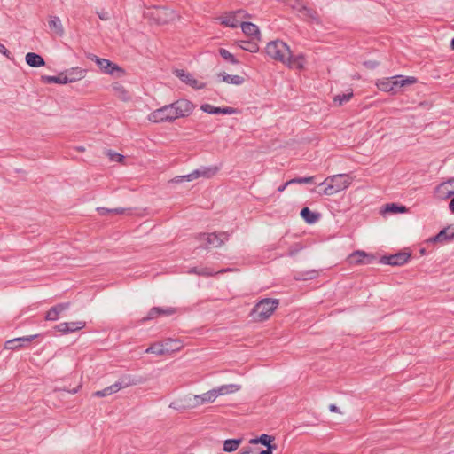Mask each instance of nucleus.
<instances>
[{
    "instance_id": "49",
    "label": "nucleus",
    "mask_w": 454,
    "mask_h": 454,
    "mask_svg": "<svg viewBox=\"0 0 454 454\" xmlns=\"http://www.w3.org/2000/svg\"><path fill=\"white\" fill-rule=\"evenodd\" d=\"M176 312V309L174 308L168 307L166 309L160 308V315H172Z\"/></svg>"
},
{
    "instance_id": "10",
    "label": "nucleus",
    "mask_w": 454,
    "mask_h": 454,
    "mask_svg": "<svg viewBox=\"0 0 454 454\" xmlns=\"http://www.w3.org/2000/svg\"><path fill=\"white\" fill-rule=\"evenodd\" d=\"M174 343L176 342L171 340H166L165 342H156L146 348L145 353L155 354L157 356L169 354L170 352L179 348V347H174L172 345Z\"/></svg>"
},
{
    "instance_id": "12",
    "label": "nucleus",
    "mask_w": 454,
    "mask_h": 454,
    "mask_svg": "<svg viewBox=\"0 0 454 454\" xmlns=\"http://www.w3.org/2000/svg\"><path fill=\"white\" fill-rule=\"evenodd\" d=\"M47 26L50 32L59 37H63L66 34L65 27L60 17L51 14L47 17Z\"/></svg>"
},
{
    "instance_id": "3",
    "label": "nucleus",
    "mask_w": 454,
    "mask_h": 454,
    "mask_svg": "<svg viewBox=\"0 0 454 454\" xmlns=\"http://www.w3.org/2000/svg\"><path fill=\"white\" fill-rule=\"evenodd\" d=\"M278 304V299H262L253 308L250 317L255 322H263L273 314Z\"/></svg>"
},
{
    "instance_id": "20",
    "label": "nucleus",
    "mask_w": 454,
    "mask_h": 454,
    "mask_svg": "<svg viewBox=\"0 0 454 454\" xmlns=\"http://www.w3.org/2000/svg\"><path fill=\"white\" fill-rule=\"evenodd\" d=\"M219 168L215 166L210 167H201L200 168L193 170L189 174L188 177L193 178V180L203 177V178H211L218 172Z\"/></svg>"
},
{
    "instance_id": "51",
    "label": "nucleus",
    "mask_w": 454,
    "mask_h": 454,
    "mask_svg": "<svg viewBox=\"0 0 454 454\" xmlns=\"http://www.w3.org/2000/svg\"><path fill=\"white\" fill-rule=\"evenodd\" d=\"M125 157L122 154L115 153V161L124 164Z\"/></svg>"
},
{
    "instance_id": "6",
    "label": "nucleus",
    "mask_w": 454,
    "mask_h": 454,
    "mask_svg": "<svg viewBox=\"0 0 454 454\" xmlns=\"http://www.w3.org/2000/svg\"><path fill=\"white\" fill-rule=\"evenodd\" d=\"M229 237L228 232L222 231L218 233H200L196 236V239L200 243L201 247L209 248L222 247L229 239Z\"/></svg>"
},
{
    "instance_id": "4",
    "label": "nucleus",
    "mask_w": 454,
    "mask_h": 454,
    "mask_svg": "<svg viewBox=\"0 0 454 454\" xmlns=\"http://www.w3.org/2000/svg\"><path fill=\"white\" fill-rule=\"evenodd\" d=\"M290 51L289 46L281 40L271 41L267 43L265 48V51L270 58L283 64L288 62Z\"/></svg>"
},
{
    "instance_id": "36",
    "label": "nucleus",
    "mask_w": 454,
    "mask_h": 454,
    "mask_svg": "<svg viewBox=\"0 0 454 454\" xmlns=\"http://www.w3.org/2000/svg\"><path fill=\"white\" fill-rule=\"evenodd\" d=\"M115 98H118L121 101H128L130 99V93L122 86L115 85Z\"/></svg>"
},
{
    "instance_id": "22",
    "label": "nucleus",
    "mask_w": 454,
    "mask_h": 454,
    "mask_svg": "<svg viewBox=\"0 0 454 454\" xmlns=\"http://www.w3.org/2000/svg\"><path fill=\"white\" fill-rule=\"evenodd\" d=\"M200 109L207 114H232L236 113V109L232 107H216L210 104H204L200 106Z\"/></svg>"
},
{
    "instance_id": "44",
    "label": "nucleus",
    "mask_w": 454,
    "mask_h": 454,
    "mask_svg": "<svg viewBox=\"0 0 454 454\" xmlns=\"http://www.w3.org/2000/svg\"><path fill=\"white\" fill-rule=\"evenodd\" d=\"M111 394H112V387H109L105 388L104 390L96 391L95 393H93V396L103 397V396L110 395Z\"/></svg>"
},
{
    "instance_id": "53",
    "label": "nucleus",
    "mask_w": 454,
    "mask_h": 454,
    "mask_svg": "<svg viewBox=\"0 0 454 454\" xmlns=\"http://www.w3.org/2000/svg\"><path fill=\"white\" fill-rule=\"evenodd\" d=\"M87 58L92 61H95L96 64H98V60L101 59V58H99L94 54H91V53L87 54Z\"/></svg>"
},
{
    "instance_id": "27",
    "label": "nucleus",
    "mask_w": 454,
    "mask_h": 454,
    "mask_svg": "<svg viewBox=\"0 0 454 454\" xmlns=\"http://www.w3.org/2000/svg\"><path fill=\"white\" fill-rule=\"evenodd\" d=\"M25 59L27 64L33 67H40L45 65L43 59L40 55L34 52L27 53Z\"/></svg>"
},
{
    "instance_id": "56",
    "label": "nucleus",
    "mask_w": 454,
    "mask_h": 454,
    "mask_svg": "<svg viewBox=\"0 0 454 454\" xmlns=\"http://www.w3.org/2000/svg\"><path fill=\"white\" fill-rule=\"evenodd\" d=\"M329 410L332 411V412H338V413H340L339 408L335 405V404H330L329 406Z\"/></svg>"
},
{
    "instance_id": "58",
    "label": "nucleus",
    "mask_w": 454,
    "mask_h": 454,
    "mask_svg": "<svg viewBox=\"0 0 454 454\" xmlns=\"http://www.w3.org/2000/svg\"><path fill=\"white\" fill-rule=\"evenodd\" d=\"M240 454H254V450L252 448H247L243 450Z\"/></svg>"
},
{
    "instance_id": "35",
    "label": "nucleus",
    "mask_w": 454,
    "mask_h": 454,
    "mask_svg": "<svg viewBox=\"0 0 454 454\" xmlns=\"http://www.w3.org/2000/svg\"><path fill=\"white\" fill-rule=\"evenodd\" d=\"M229 270H231L230 269L222 270L218 271V273L226 272ZM189 272L195 273V274L201 275V276H213L215 274H217V272H214L213 270H211L207 268H200V269L192 268Z\"/></svg>"
},
{
    "instance_id": "29",
    "label": "nucleus",
    "mask_w": 454,
    "mask_h": 454,
    "mask_svg": "<svg viewBox=\"0 0 454 454\" xmlns=\"http://www.w3.org/2000/svg\"><path fill=\"white\" fill-rule=\"evenodd\" d=\"M454 239V231L451 227L442 230L435 237L432 239L433 241H446Z\"/></svg>"
},
{
    "instance_id": "55",
    "label": "nucleus",
    "mask_w": 454,
    "mask_h": 454,
    "mask_svg": "<svg viewBox=\"0 0 454 454\" xmlns=\"http://www.w3.org/2000/svg\"><path fill=\"white\" fill-rule=\"evenodd\" d=\"M98 16L101 20H108L109 19L108 13L105 12H98Z\"/></svg>"
},
{
    "instance_id": "38",
    "label": "nucleus",
    "mask_w": 454,
    "mask_h": 454,
    "mask_svg": "<svg viewBox=\"0 0 454 454\" xmlns=\"http://www.w3.org/2000/svg\"><path fill=\"white\" fill-rule=\"evenodd\" d=\"M272 441V437L268 434H262L259 438H254L250 440V443L256 444L262 443L267 447L271 446L270 442Z\"/></svg>"
},
{
    "instance_id": "52",
    "label": "nucleus",
    "mask_w": 454,
    "mask_h": 454,
    "mask_svg": "<svg viewBox=\"0 0 454 454\" xmlns=\"http://www.w3.org/2000/svg\"><path fill=\"white\" fill-rule=\"evenodd\" d=\"M87 58L92 61H95L96 64H98V60L101 59V58H99L94 54H91V53L87 54Z\"/></svg>"
},
{
    "instance_id": "59",
    "label": "nucleus",
    "mask_w": 454,
    "mask_h": 454,
    "mask_svg": "<svg viewBox=\"0 0 454 454\" xmlns=\"http://www.w3.org/2000/svg\"><path fill=\"white\" fill-rule=\"evenodd\" d=\"M260 454H272V446H269L267 450H262Z\"/></svg>"
},
{
    "instance_id": "42",
    "label": "nucleus",
    "mask_w": 454,
    "mask_h": 454,
    "mask_svg": "<svg viewBox=\"0 0 454 454\" xmlns=\"http://www.w3.org/2000/svg\"><path fill=\"white\" fill-rule=\"evenodd\" d=\"M353 96L352 92L342 94V95H337L334 97L333 100L336 104L339 106L342 105L344 102H348Z\"/></svg>"
},
{
    "instance_id": "18",
    "label": "nucleus",
    "mask_w": 454,
    "mask_h": 454,
    "mask_svg": "<svg viewBox=\"0 0 454 454\" xmlns=\"http://www.w3.org/2000/svg\"><path fill=\"white\" fill-rule=\"evenodd\" d=\"M411 257L409 253H398L390 256H385L381 259V262L393 266H400L406 263Z\"/></svg>"
},
{
    "instance_id": "8",
    "label": "nucleus",
    "mask_w": 454,
    "mask_h": 454,
    "mask_svg": "<svg viewBox=\"0 0 454 454\" xmlns=\"http://www.w3.org/2000/svg\"><path fill=\"white\" fill-rule=\"evenodd\" d=\"M176 119V118L171 104L156 109L148 115V120L155 123L167 121L170 122Z\"/></svg>"
},
{
    "instance_id": "2",
    "label": "nucleus",
    "mask_w": 454,
    "mask_h": 454,
    "mask_svg": "<svg viewBox=\"0 0 454 454\" xmlns=\"http://www.w3.org/2000/svg\"><path fill=\"white\" fill-rule=\"evenodd\" d=\"M355 176L349 173L337 174L327 176L319 186L324 187L320 195L333 196L338 192L347 190L353 183Z\"/></svg>"
},
{
    "instance_id": "40",
    "label": "nucleus",
    "mask_w": 454,
    "mask_h": 454,
    "mask_svg": "<svg viewBox=\"0 0 454 454\" xmlns=\"http://www.w3.org/2000/svg\"><path fill=\"white\" fill-rule=\"evenodd\" d=\"M219 54L222 58H223L225 60L231 62V64H238L239 61L236 59V58L231 54L230 51H228L226 49L221 48L219 50Z\"/></svg>"
},
{
    "instance_id": "9",
    "label": "nucleus",
    "mask_w": 454,
    "mask_h": 454,
    "mask_svg": "<svg viewBox=\"0 0 454 454\" xmlns=\"http://www.w3.org/2000/svg\"><path fill=\"white\" fill-rule=\"evenodd\" d=\"M249 15L243 10H238L236 12H229L225 15L219 17V20L222 25L229 27H238L240 26L242 20L248 18Z\"/></svg>"
},
{
    "instance_id": "7",
    "label": "nucleus",
    "mask_w": 454,
    "mask_h": 454,
    "mask_svg": "<svg viewBox=\"0 0 454 454\" xmlns=\"http://www.w3.org/2000/svg\"><path fill=\"white\" fill-rule=\"evenodd\" d=\"M146 15L159 25L169 23L177 17L174 10L165 6L148 8Z\"/></svg>"
},
{
    "instance_id": "41",
    "label": "nucleus",
    "mask_w": 454,
    "mask_h": 454,
    "mask_svg": "<svg viewBox=\"0 0 454 454\" xmlns=\"http://www.w3.org/2000/svg\"><path fill=\"white\" fill-rule=\"evenodd\" d=\"M239 46L241 49L248 51L250 52H256L259 49L256 43L247 41L241 42V44Z\"/></svg>"
},
{
    "instance_id": "37",
    "label": "nucleus",
    "mask_w": 454,
    "mask_h": 454,
    "mask_svg": "<svg viewBox=\"0 0 454 454\" xmlns=\"http://www.w3.org/2000/svg\"><path fill=\"white\" fill-rule=\"evenodd\" d=\"M318 276V271L316 270H308L305 272H301L295 278L297 280H309L314 279Z\"/></svg>"
},
{
    "instance_id": "64",
    "label": "nucleus",
    "mask_w": 454,
    "mask_h": 454,
    "mask_svg": "<svg viewBox=\"0 0 454 454\" xmlns=\"http://www.w3.org/2000/svg\"><path fill=\"white\" fill-rule=\"evenodd\" d=\"M450 46L451 49L454 50V38L451 40Z\"/></svg>"
},
{
    "instance_id": "25",
    "label": "nucleus",
    "mask_w": 454,
    "mask_h": 454,
    "mask_svg": "<svg viewBox=\"0 0 454 454\" xmlns=\"http://www.w3.org/2000/svg\"><path fill=\"white\" fill-rule=\"evenodd\" d=\"M392 79L397 92L399 88L414 84L417 82L416 78L412 76L395 75Z\"/></svg>"
},
{
    "instance_id": "21",
    "label": "nucleus",
    "mask_w": 454,
    "mask_h": 454,
    "mask_svg": "<svg viewBox=\"0 0 454 454\" xmlns=\"http://www.w3.org/2000/svg\"><path fill=\"white\" fill-rule=\"evenodd\" d=\"M69 308V303H59L51 307L45 315L48 321H56Z\"/></svg>"
},
{
    "instance_id": "60",
    "label": "nucleus",
    "mask_w": 454,
    "mask_h": 454,
    "mask_svg": "<svg viewBox=\"0 0 454 454\" xmlns=\"http://www.w3.org/2000/svg\"><path fill=\"white\" fill-rule=\"evenodd\" d=\"M449 208L452 213H454V198L450 200L449 204Z\"/></svg>"
},
{
    "instance_id": "61",
    "label": "nucleus",
    "mask_w": 454,
    "mask_h": 454,
    "mask_svg": "<svg viewBox=\"0 0 454 454\" xmlns=\"http://www.w3.org/2000/svg\"><path fill=\"white\" fill-rule=\"evenodd\" d=\"M125 211L126 210L124 208H115V215L116 214H124Z\"/></svg>"
},
{
    "instance_id": "33",
    "label": "nucleus",
    "mask_w": 454,
    "mask_h": 454,
    "mask_svg": "<svg viewBox=\"0 0 454 454\" xmlns=\"http://www.w3.org/2000/svg\"><path fill=\"white\" fill-rule=\"evenodd\" d=\"M98 68L105 74H111L114 72V66L108 59H102L98 60Z\"/></svg>"
},
{
    "instance_id": "34",
    "label": "nucleus",
    "mask_w": 454,
    "mask_h": 454,
    "mask_svg": "<svg viewBox=\"0 0 454 454\" xmlns=\"http://www.w3.org/2000/svg\"><path fill=\"white\" fill-rule=\"evenodd\" d=\"M241 439H229L224 442L223 450L226 452H231L236 450L240 445Z\"/></svg>"
},
{
    "instance_id": "16",
    "label": "nucleus",
    "mask_w": 454,
    "mask_h": 454,
    "mask_svg": "<svg viewBox=\"0 0 454 454\" xmlns=\"http://www.w3.org/2000/svg\"><path fill=\"white\" fill-rule=\"evenodd\" d=\"M375 260L372 254H366L364 251L357 250L348 256L350 264H371Z\"/></svg>"
},
{
    "instance_id": "45",
    "label": "nucleus",
    "mask_w": 454,
    "mask_h": 454,
    "mask_svg": "<svg viewBox=\"0 0 454 454\" xmlns=\"http://www.w3.org/2000/svg\"><path fill=\"white\" fill-rule=\"evenodd\" d=\"M302 249V246L300 244H296L294 247H290L288 250L287 254L289 256H294L297 254Z\"/></svg>"
},
{
    "instance_id": "50",
    "label": "nucleus",
    "mask_w": 454,
    "mask_h": 454,
    "mask_svg": "<svg viewBox=\"0 0 454 454\" xmlns=\"http://www.w3.org/2000/svg\"><path fill=\"white\" fill-rule=\"evenodd\" d=\"M0 53L6 56L9 59H12L11 52L6 49V47L0 43Z\"/></svg>"
},
{
    "instance_id": "15",
    "label": "nucleus",
    "mask_w": 454,
    "mask_h": 454,
    "mask_svg": "<svg viewBox=\"0 0 454 454\" xmlns=\"http://www.w3.org/2000/svg\"><path fill=\"white\" fill-rule=\"evenodd\" d=\"M174 74L183 82L192 87L193 89H202L205 86V84L203 82L197 80L192 74L185 72L183 69H176L174 71Z\"/></svg>"
},
{
    "instance_id": "63",
    "label": "nucleus",
    "mask_w": 454,
    "mask_h": 454,
    "mask_svg": "<svg viewBox=\"0 0 454 454\" xmlns=\"http://www.w3.org/2000/svg\"><path fill=\"white\" fill-rule=\"evenodd\" d=\"M76 151H78V152H84L85 148L83 146H78V147H76Z\"/></svg>"
},
{
    "instance_id": "5",
    "label": "nucleus",
    "mask_w": 454,
    "mask_h": 454,
    "mask_svg": "<svg viewBox=\"0 0 454 454\" xmlns=\"http://www.w3.org/2000/svg\"><path fill=\"white\" fill-rule=\"evenodd\" d=\"M285 4L292 10L297 12L298 15L302 19L314 22L317 25L321 24V19L316 10L309 8L301 0H283Z\"/></svg>"
},
{
    "instance_id": "24",
    "label": "nucleus",
    "mask_w": 454,
    "mask_h": 454,
    "mask_svg": "<svg viewBox=\"0 0 454 454\" xmlns=\"http://www.w3.org/2000/svg\"><path fill=\"white\" fill-rule=\"evenodd\" d=\"M376 86L380 90L389 92L391 94H396L397 91L394 85V81L391 78H383L381 80H378L376 82Z\"/></svg>"
},
{
    "instance_id": "14",
    "label": "nucleus",
    "mask_w": 454,
    "mask_h": 454,
    "mask_svg": "<svg viewBox=\"0 0 454 454\" xmlns=\"http://www.w3.org/2000/svg\"><path fill=\"white\" fill-rule=\"evenodd\" d=\"M87 70L79 67L69 68L63 72L65 82L73 83L82 80L87 75Z\"/></svg>"
},
{
    "instance_id": "1",
    "label": "nucleus",
    "mask_w": 454,
    "mask_h": 454,
    "mask_svg": "<svg viewBox=\"0 0 454 454\" xmlns=\"http://www.w3.org/2000/svg\"><path fill=\"white\" fill-rule=\"evenodd\" d=\"M240 389L237 384L222 385L199 395H188L173 403L170 407L176 410L193 409L205 403H213L218 396L232 394Z\"/></svg>"
},
{
    "instance_id": "28",
    "label": "nucleus",
    "mask_w": 454,
    "mask_h": 454,
    "mask_svg": "<svg viewBox=\"0 0 454 454\" xmlns=\"http://www.w3.org/2000/svg\"><path fill=\"white\" fill-rule=\"evenodd\" d=\"M305 59L303 55L293 56L290 52L288 62H285V65L289 67H294L297 69H302L304 67Z\"/></svg>"
},
{
    "instance_id": "43",
    "label": "nucleus",
    "mask_w": 454,
    "mask_h": 454,
    "mask_svg": "<svg viewBox=\"0 0 454 454\" xmlns=\"http://www.w3.org/2000/svg\"><path fill=\"white\" fill-rule=\"evenodd\" d=\"M313 181H314L313 176H308V177L294 178V179L289 180V183L301 184H311V183H313Z\"/></svg>"
},
{
    "instance_id": "39",
    "label": "nucleus",
    "mask_w": 454,
    "mask_h": 454,
    "mask_svg": "<svg viewBox=\"0 0 454 454\" xmlns=\"http://www.w3.org/2000/svg\"><path fill=\"white\" fill-rule=\"evenodd\" d=\"M385 212L390 213H404L407 212V208L404 206H398L395 203L387 204L385 207Z\"/></svg>"
},
{
    "instance_id": "17",
    "label": "nucleus",
    "mask_w": 454,
    "mask_h": 454,
    "mask_svg": "<svg viewBox=\"0 0 454 454\" xmlns=\"http://www.w3.org/2000/svg\"><path fill=\"white\" fill-rule=\"evenodd\" d=\"M85 322L79 320V321H73V322H64L60 323L58 325L55 326V329L61 333H73L78 330H81L85 327Z\"/></svg>"
},
{
    "instance_id": "26",
    "label": "nucleus",
    "mask_w": 454,
    "mask_h": 454,
    "mask_svg": "<svg viewBox=\"0 0 454 454\" xmlns=\"http://www.w3.org/2000/svg\"><path fill=\"white\" fill-rule=\"evenodd\" d=\"M240 27L242 29V32L247 36L258 38L260 35V30L258 27L254 23L242 21L240 23Z\"/></svg>"
},
{
    "instance_id": "57",
    "label": "nucleus",
    "mask_w": 454,
    "mask_h": 454,
    "mask_svg": "<svg viewBox=\"0 0 454 454\" xmlns=\"http://www.w3.org/2000/svg\"><path fill=\"white\" fill-rule=\"evenodd\" d=\"M292 184V183H289V181H287V182H286V183H285L283 185L279 186V187L278 188V191L279 192H284V191H285V189H286L289 184Z\"/></svg>"
},
{
    "instance_id": "32",
    "label": "nucleus",
    "mask_w": 454,
    "mask_h": 454,
    "mask_svg": "<svg viewBox=\"0 0 454 454\" xmlns=\"http://www.w3.org/2000/svg\"><path fill=\"white\" fill-rule=\"evenodd\" d=\"M41 80L44 84H49V83L66 84L63 72L59 73L56 76L43 75L41 77Z\"/></svg>"
},
{
    "instance_id": "19",
    "label": "nucleus",
    "mask_w": 454,
    "mask_h": 454,
    "mask_svg": "<svg viewBox=\"0 0 454 454\" xmlns=\"http://www.w3.org/2000/svg\"><path fill=\"white\" fill-rule=\"evenodd\" d=\"M36 335H29L20 338H15L4 342V349L15 350L21 348L25 346L26 343L31 342Z\"/></svg>"
},
{
    "instance_id": "23",
    "label": "nucleus",
    "mask_w": 454,
    "mask_h": 454,
    "mask_svg": "<svg viewBox=\"0 0 454 454\" xmlns=\"http://www.w3.org/2000/svg\"><path fill=\"white\" fill-rule=\"evenodd\" d=\"M139 382V380L131 377L129 374H123L115 381V392L129 386L137 385Z\"/></svg>"
},
{
    "instance_id": "31",
    "label": "nucleus",
    "mask_w": 454,
    "mask_h": 454,
    "mask_svg": "<svg viewBox=\"0 0 454 454\" xmlns=\"http://www.w3.org/2000/svg\"><path fill=\"white\" fill-rule=\"evenodd\" d=\"M301 215L309 224L316 223L319 218V214L310 211L309 207L302 208Z\"/></svg>"
},
{
    "instance_id": "30",
    "label": "nucleus",
    "mask_w": 454,
    "mask_h": 454,
    "mask_svg": "<svg viewBox=\"0 0 454 454\" xmlns=\"http://www.w3.org/2000/svg\"><path fill=\"white\" fill-rule=\"evenodd\" d=\"M218 76L222 78L223 82L229 83V84L241 85L245 81L242 76L231 75V74H225V73L219 74Z\"/></svg>"
},
{
    "instance_id": "48",
    "label": "nucleus",
    "mask_w": 454,
    "mask_h": 454,
    "mask_svg": "<svg viewBox=\"0 0 454 454\" xmlns=\"http://www.w3.org/2000/svg\"><path fill=\"white\" fill-rule=\"evenodd\" d=\"M378 65L379 63L375 60H367L364 62V66L368 69H374Z\"/></svg>"
},
{
    "instance_id": "46",
    "label": "nucleus",
    "mask_w": 454,
    "mask_h": 454,
    "mask_svg": "<svg viewBox=\"0 0 454 454\" xmlns=\"http://www.w3.org/2000/svg\"><path fill=\"white\" fill-rule=\"evenodd\" d=\"M188 176H189V174L188 175H184V176H176L175 178H173L171 180V182L178 184V183H181L183 181H187V182L193 181V178H192V177L190 178Z\"/></svg>"
},
{
    "instance_id": "54",
    "label": "nucleus",
    "mask_w": 454,
    "mask_h": 454,
    "mask_svg": "<svg viewBox=\"0 0 454 454\" xmlns=\"http://www.w3.org/2000/svg\"><path fill=\"white\" fill-rule=\"evenodd\" d=\"M114 70H115V78L116 77H120L121 75L123 74V70L121 68H120L118 66L115 65V67H114Z\"/></svg>"
},
{
    "instance_id": "11",
    "label": "nucleus",
    "mask_w": 454,
    "mask_h": 454,
    "mask_svg": "<svg viewBox=\"0 0 454 454\" xmlns=\"http://www.w3.org/2000/svg\"><path fill=\"white\" fill-rule=\"evenodd\" d=\"M171 105L176 119L189 115L194 109V105L187 99H179Z\"/></svg>"
},
{
    "instance_id": "62",
    "label": "nucleus",
    "mask_w": 454,
    "mask_h": 454,
    "mask_svg": "<svg viewBox=\"0 0 454 454\" xmlns=\"http://www.w3.org/2000/svg\"><path fill=\"white\" fill-rule=\"evenodd\" d=\"M80 388V386L77 387L76 388H74L73 390L69 391L70 394H75L78 392V389Z\"/></svg>"
},
{
    "instance_id": "13",
    "label": "nucleus",
    "mask_w": 454,
    "mask_h": 454,
    "mask_svg": "<svg viewBox=\"0 0 454 454\" xmlns=\"http://www.w3.org/2000/svg\"><path fill=\"white\" fill-rule=\"evenodd\" d=\"M434 194L439 200H446L454 195V178L438 184L434 190Z\"/></svg>"
},
{
    "instance_id": "47",
    "label": "nucleus",
    "mask_w": 454,
    "mask_h": 454,
    "mask_svg": "<svg viewBox=\"0 0 454 454\" xmlns=\"http://www.w3.org/2000/svg\"><path fill=\"white\" fill-rule=\"evenodd\" d=\"M158 316H160V308L154 307L151 309L150 311L148 312L146 319H153L157 317Z\"/></svg>"
}]
</instances>
